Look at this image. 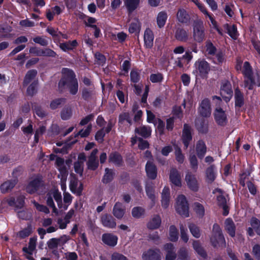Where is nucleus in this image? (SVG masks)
Instances as JSON below:
<instances>
[{"label":"nucleus","instance_id":"obj_1","mask_svg":"<svg viewBox=\"0 0 260 260\" xmlns=\"http://www.w3.org/2000/svg\"><path fill=\"white\" fill-rule=\"evenodd\" d=\"M61 74V77L58 82L59 93H63L67 88L71 95H76L78 91L79 84L75 73L71 69L63 68Z\"/></svg>","mask_w":260,"mask_h":260},{"label":"nucleus","instance_id":"obj_2","mask_svg":"<svg viewBox=\"0 0 260 260\" xmlns=\"http://www.w3.org/2000/svg\"><path fill=\"white\" fill-rule=\"evenodd\" d=\"M242 73L244 78L245 87H247L249 90H251L253 89L254 86L255 85L257 87H260V77L258 76L257 78L256 82H255L252 68L248 61H246L244 62Z\"/></svg>","mask_w":260,"mask_h":260},{"label":"nucleus","instance_id":"obj_3","mask_svg":"<svg viewBox=\"0 0 260 260\" xmlns=\"http://www.w3.org/2000/svg\"><path fill=\"white\" fill-rule=\"evenodd\" d=\"M211 245L214 248L225 247V240L222 230L218 224L215 223L213 225L212 235L210 239Z\"/></svg>","mask_w":260,"mask_h":260},{"label":"nucleus","instance_id":"obj_4","mask_svg":"<svg viewBox=\"0 0 260 260\" xmlns=\"http://www.w3.org/2000/svg\"><path fill=\"white\" fill-rule=\"evenodd\" d=\"M44 187L45 182L42 176L37 174L28 182L26 186L25 190L28 193L34 194Z\"/></svg>","mask_w":260,"mask_h":260},{"label":"nucleus","instance_id":"obj_5","mask_svg":"<svg viewBox=\"0 0 260 260\" xmlns=\"http://www.w3.org/2000/svg\"><path fill=\"white\" fill-rule=\"evenodd\" d=\"M175 208L176 212L181 216L184 217L189 216L188 203L184 195L180 194L178 196Z\"/></svg>","mask_w":260,"mask_h":260},{"label":"nucleus","instance_id":"obj_6","mask_svg":"<svg viewBox=\"0 0 260 260\" xmlns=\"http://www.w3.org/2000/svg\"><path fill=\"white\" fill-rule=\"evenodd\" d=\"M193 37L195 41L200 43L203 42L205 40V27L202 21H194L193 24Z\"/></svg>","mask_w":260,"mask_h":260},{"label":"nucleus","instance_id":"obj_7","mask_svg":"<svg viewBox=\"0 0 260 260\" xmlns=\"http://www.w3.org/2000/svg\"><path fill=\"white\" fill-rule=\"evenodd\" d=\"M194 67L196 72L202 78L206 77L210 70V64L205 59H198L195 62Z\"/></svg>","mask_w":260,"mask_h":260},{"label":"nucleus","instance_id":"obj_8","mask_svg":"<svg viewBox=\"0 0 260 260\" xmlns=\"http://www.w3.org/2000/svg\"><path fill=\"white\" fill-rule=\"evenodd\" d=\"M192 128L187 123L183 124L181 140L183 144L184 148L186 149L192 141Z\"/></svg>","mask_w":260,"mask_h":260},{"label":"nucleus","instance_id":"obj_9","mask_svg":"<svg viewBox=\"0 0 260 260\" xmlns=\"http://www.w3.org/2000/svg\"><path fill=\"white\" fill-rule=\"evenodd\" d=\"M213 117L216 124L221 127L225 126L228 123V115L221 107H217L213 112Z\"/></svg>","mask_w":260,"mask_h":260},{"label":"nucleus","instance_id":"obj_10","mask_svg":"<svg viewBox=\"0 0 260 260\" xmlns=\"http://www.w3.org/2000/svg\"><path fill=\"white\" fill-rule=\"evenodd\" d=\"M220 95L223 100L228 103L230 101L233 95V91L231 82L225 80L222 82L220 86Z\"/></svg>","mask_w":260,"mask_h":260},{"label":"nucleus","instance_id":"obj_11","mask_svg":"<svg viewBox=\"0 0 260 260\" xmlns=\"http://www.w3.org/2000/svg\"><path fill=\"white\" fill-rule=\"evenodd\" d=\"M176 19L178 22L185 26H189L192 21L190 14L184 8L178 9Z\"/></svg>","mask_w":260,"mask_h":260},{"label":"nucleus","instance_id":"obj_12","mask_svg":"<svg viewBox=\"0 0 260 260\" xmlns=\"http://www.w3.org/2000/svg\"><path fill=\"white\" fill-rule=\"evenodd\" d=\"M185 180L187 187L190 190L193 192L198 191L199 184L195 175L192 174L190 172H188L185 175Z\"/></svg>","mask_w":260,"mask_h":260},{"label":"nucleus","instance_id":"obj_13","mask_svg":"<svg viewBox=\"0 0 260 260\" xmlns=\"http://www.w3.org/2000/svg\"><path fill=\"white\" fill-rule=\"evenodd\" d=\"M199 114L203 117H209L211 114V108L210 100L205 98L203 99L198 109Z\"/></svg>","mask_w":260,"mask_h":260},{"label":"nucleus","instance_id":"obj_14","mask_svg":"<svg viewBox=\"0 0 260 260\" xmlns=\"http://www.w3.org/2000/svg\"><path fill=\"white\" fill-rule=\"evenodd\" d=\"M145 171L148 178L154 180L157 177V169L152 161L148 160L145 165Z\"/></svg>","mask_w":260,"mask_h":260},{"label":"nucleus","instance_id":"obj_15","mask_svg":"<svg viewBox=\"0 0 260 260\" xmlns=\"http://www.w3.org/2000/svg\"><path fill=\"white\" fill-rule=\"evenodd\" d=\"M163 249L166 252L165 260H175L176 259L177 254L173 244L167 243L164 244Z\"/></svg>","mask_w":260,"mask_h":260},{"label":"nucleus","instance_id":"obj_16","mask_svg":"<svg viewBox=\"0 0 260 260\" xmlns=\"http://www.w3.org/2000/svg\"><path fill=\"white\" fill-rule=\"evenodd\" d=\"M102 240L104 244L114 247L117 244L118 237L111 233H105L102 235Z\"/></svg>","mask_w":260,"mask_h":260},{"label":"nucleus","instance_id":"obj_17","mask_svg":"<svg viewBox=\"0 0 260 260\" xmlns=\"http://www.w3.org/2000/svg\"><path fill=\"white\" fill-rule=\"evenodd\" d=\"M169 179L170 182L176 186H181V175L176 168H173L170 170Z\"/></svg>","mask_w":260,"mask_h":260},{"label":"nucleus","instance_id":"obj_18","mask_svg":"<svg viewBox=\"0 0 260 260\" xmlns=\"http://www.w3.org/2000/svg\"><path fill=\"white\" fill-rule=\"evenodd\" d=\"M234 99L235 108H240L244 105V94L238 86L234 89Z\"/></svg>","mask_w":260,"mask_h":260},{"label":"nucleus","instance_id":"obj_19","mask_svg":"<svg viewBox=\"0 0 260 260\" xmlns=\"http://www.w3.org/2000/svg\"><path fill=\"white\" fill-rule=\"evenodd\" d=\"M101 221L103 225L106 228L114 229L116 226L115 219L109 214L103 215L101 216Z\"/></svg>","mask_w":260,"mask_h":260},{"label":"nucleus","instance_id":"obj_20","mask_svg":"<svg viewBox=\"0 0 260 260\" xmlns=\"http://www.w3.org/2000/svg\"><path fill=\"white\" fill-rule=\"evenodd\" d=\"M108 161L117 167H121L123 163L122 155L117 151H113L109 154Z\"/></svg>","mask_w":260,"mask_h":260},{"label":"nucleus","instance_id":"obj_21","mask_svg":"<svg viewBox=\"0 0 260 260\" xmlns=\"http://www.w3.org/2000/svg\"><path fill=\"white\" fill-rule=\"evenodd\" d=\"M112 213L118 219H122L125 213V209L123 205L119 202H116L113 208Z\"/></svg>","mask_w":260,"mask_h":260},{"label":"nucleus","instance_id":"obj_22","mask_svg":"<svg viewBox=\"0 0 260 260\" xmlns=\"http://www.w3.org/2000/svg\"><path fill=\"white\" fill-rule=\"evenodd\" d=\"M196 151L199 159H202L204 157L207 152V146L205 142L203 140H199L197 142Z\"/></svg>","mask_w":260,"mask_h":260},{"label":"nucleus","instance_id":"obj_23","mask_svg":"<svg viewBox=\"0 0 260 260\" xmlns=\"http://www.w3.org/2000/svg\"><path fill=\"white\" fill-rule=\"evenodd\" d=\"M154 35L150 28H146L144 31V45L146 48L150 49L153 45Z\"/></svg>","mask_w":260,"mask_h":260},{"label":"nucleus","instance_id":"obj_24","mask_svg":"<svg viewBox=\"0 0 260 260\" xmlns=\"http://www.w3.org/2000/svg\"><path fill=\"white\" fill-rule=\"evenodd\" d=\"M78 45L77 41L74 40L60 43L59 47L62 51L67 52L70 51H73L77 47Z\"/></svg>","mask_w":260,"mask_h":260},{"label":"nucleus","instance_id":"obj_25","mask_svg":"<svg viewBox=\"0 0 260 260\" xmlns=\"http://www.w3.org/2000/svg\"><path fill=\"white\" fill-rule=\"evenodd\" d=\"M143 260H161L160 255L155 250L149 249L142 254Z\"/></svg>","mask_w":260,"mask_h":260},{"label":"nucleus","instance_id":"obj_26","mask_svg":"<svg viewBox=\"0 0 260 260\" xmlns=\"http://www.w3.org/2000/svg\"><path fill=\"white\" fill-rule=\"evenodd\" d=\"M170 199V188L168 186H165L161 192V206L164 208L166 209L169 207Z\"/></svg>","mask_w":260,"mask_h":260},{"label":"nucleus","instance_id":"obj_27","mask_svg":"<svg viewBox=\"0 0 260 260\" xmlns=\"http://www.w3.org/2000/svg\"><path fill=\"white\" fill-rule=\"evenodd\" d=\"M175 38L179 41L186 42L188 39V34L184 28L178 27L175 32Z\"/></svg>","mask_w":260,"mask_h":260},{"label":"nucleus","instance_id":"obj_28","mask_svg":"<svg viewBox=\"0 0 260 260\" xmlns=\"http://www.w3.org/2000/svg\"><path fill=\"white\" fill-rule=\"evenodd\" d=\"M225 230L231 237L235 236L236 226L231 218H228L224 222Z\"/></svg>","mask_w":260,"mask_h":260},{"label":"nucleus","instance_id":"obj_29","mask_svg":"<svg viewBox=\"0 0 260 260\" xmlns=\"http://www.w3.org/2000/svg\"><path fill=\"white\" fill-rule=\"evenodd\" d=\"M17 183L16 179H11L4 182L0 186L1 192L3 193L9 192L15 187Z\"/></svg>","mask_w":260,"mask_h":260},{"label":"nucleus","instance_id":"obj_30","mask_svg":"<svg viewBox=\"0 0 260 260\" xmlns=\"http://www.w3.org/2000/svg\"><path fill=\"white\" fill-rule=\"evenodd\" d=\"M161 223V219L160 216L159 215H155L147 223V226L149 230H156L160 227Z\"/></svg>","mask_w":260,"mask_h":260},{"label":"nucleus","instance_id":"obj_31","mask_svg":"<svg viewBox=\"0 0 260 260\" xmlns=\"http://www.w3.org/2000/svg\"><path fill=\"white\" fill-rule=\"evenodd\" d=\"M215 166L211 165L206 170V177L208 183H212L216 179V175L215 172Z\"/></svg>","mask_w":260,"mask_h":260},{"label":"nucleus","instance_id":"obj_32","mask_svg":"<svg viewBox=\"0 0 260 260\" xmlns=\"http://www.w3.org/2000/svg\"><path fill=\"white\" fill-rule=\"evenodd\" d=\"M195 126L200 133L206 134L208 131V124L203 118L196 119Z\"/></svg>","mask_w":260,"mask_h":260},{"label":"nucleus","instance_id":"obj_33","mask_svg":"<svg viewBox=\"0 0 260 260\" xmlns=\"http://www.w3.org/2000/svg\"><path fill=\"white\" fill-rule=\"evenodd\" d=\"M192 246L197 253L204 259L207 258V253L204 248L201 246L199 241H194L192 243Z\"/></svg>","mask_w":260,"mask_h":260},{"label":"nucleus","instance_id":"obj_34","mask_svg":"<svg viewBox=\"0 0 260 260\" xmlns=\"http://www.w3.org/2000/svg\"><path fill=\"white\" fill-rule=\"evenodd\" d=\"M115 173L113 170L108 168L105 169V174L103 177L102 181L104 184H108L111 182L114 179Z\"/></svg>","mask_w":260,"mask_h":260},{"label":"nucleus","instance_id":"obj_35","mask_svg":"<svg viewBox=\"0 0 260 260\" xmlns=\"http://www.w3.org/2000/svg\"><path fill=\"white\" fill-rule=\"evenodd\" d=\"M37 71L35 69L28 71L24 78L23 81V86H27L30 82L35 78L37 75Z\"/></svg>","mask_w":260,"mask_h":260},{"label":"nucleus","instance_id":"obj_36","mask_svg":"<svg viewBox=\"0 0 260 260\" xmlns=\"http://www.w3.org/2000/svg\"><path fill=\"white\" fill-rule=\"evenodd\" d=\"M135 133L140 135L144 138L149 137L151 134V129L150 127H148L145 125L135 128Z\"/></svg>","mask_w":260,"mask_h":260},{"label":"nucleus","instance_id":"obj_37","mask_svg":"<svg viewBox=\"0 0 260 260\" xmlns=\"http://www.w3.org/2000/svg\"><path fill=\"white\" fill-rule=\"evenodd\" d=\"M140 0H124V4L129 13H132L139 6Z\"/></svg>","mask_w":260,"mask_h":260},{"label":"nucleus","instance_id":"obj_38","mask_svg":"<svg viewBox=\"0 0 260 260\" xmlns=\"http://www.w3.org/2000/svg\"><path fill=\"white\" fill-rule=\"evenodd\" d=\"M167 18L168 15L166 12L161 11L158 13L156 17V22L159 28H161L164 26Z\"/></svg>","mask_w":260,"mask_h":260},{"label":"nucleus","instance_id":"obj_39","mask_svg":"<svg viewBox=\"0 0 260 260\" xmlns=\"http://www.w3.org/2000/svg\"><path fill=\"white\" fill-rule=\"evenodd\" d=\"M216 192L219 193L220 194L217 196L216 197L217 205L219 207L227 204L226 200L225 197L223 195V191L219 188H216L213 190L212 193L215 194Z\"/></svg>","mask_w":260,"mask_h":260},{"label":"nucleus","instance_id":"obj_40","mask_svg":"<svg viewBox=\"0 0 260 260\" xmlns=\"http://www.w3.org/2000/svg\"><path fill=\"white\" fill-rule=\"evenodd\" d=\"M66 99L64 98H60L55 99L51 101L50 104V108L51 109L54 110L61 107L66 102Z\"/></svg>","mask_w":260,"mask_h":260},{"label":"nucleus","instance_id":"obj_41","mask_svg":"<svg viewBox=\"0 0 260 260\" xmlns=\"http://www.w3.org/2000/svg\"><path fill=\"white\" fill-rule=\"evenodd\" d=\"M224 28L227 30V34L234 40L237 39L238 37V31L237 26L233 24L232 26L229 24H226Z\"/></svg>","mask_w":260,"mask_h":260},{"label":"nucleus","instance_id":"obj_42","mask_svg":"<svg viewBox=\"0 0 260 260\" xmlns=\"http://www.w3.org/2000/svg\"><path fill=\"white\" fill-rule=\"evenodd\" d=\"M126 121L129 125L133 124V120L132 115L129 112H122L118 116V122L123 124L124 121Z\"/></svg>","mask_w":260,"mask_h":260},{"label":"nucleus","instance_id":"obj_43","mask_svg":"<svg viewBox=\"0 0 260 260\" xmlns=\"http://www.w3.org/2000/svg\"><path fill=\"white\" fill-rule=\"evenodd\" d=\"M141 71L137 68H133L130 72V78L131 82L137 84L141 79Z\"/></svg>","mask_w":260,"mask_h":260},{"label":"nucleus","instance_id":"obj_44","mask_svg":"<svg viewBox=\"0 0 260 260\" xmlns=\"http://www.w3.org/2000/svg\"><path fill=\"white\" fill-rule=\"evenodd\" d=\"M72 109L69 106H65L60 112V117L63 120L70 119L72 116Z\"/></svg>","mask_w":260,"mask_h":260},{"label":"nucleus","instance_id":"obj_45","mask_svg":"<svg viewBox=\"0 0 260 260\" xmlns=\"http://www.w3.org/2000/svg\"><path fill=\"white\" fill-rule=\"evenodd\" d=\"M32 109L34 112L39 117L43 118L47 115L46 112L42 109V107L36 103L32 105Z\"/></svg>","mask_w":260,"mask_h":260},{"label":"nucleus","instance_id":"obj_46","mask_svg":"<svg viewBox=\"0 0 260 260\" xmlns=\"http://www.w3.org/2000/svg\"><path fill=\"white\" fill-rule=\"evenodd\" d=\"M169 239L174 242L178 240V231L174 225H171L169 228Z\"/></svg>","mask_w":260,"mask_h":260},{"label":"nucleus","instance_id":"obj_47","mask_svg":"<svg viewBox=\"0 0 260 260\" xmlns=\"http://www.w3.org/2000/svg\"><path fill=\"white\" fill-rule=\"evenodd\" d=\"M250 224L256 234L260 236V220L255 217H252L250 220Z\"/></svg>","mask_w":260,"mask_h":260},{"label":"nucleus","instance_id":"obj_48","mask_svg":"<svg viewBox=\"0 0 260 260\" xmlns=\"http://www.w3.org/2000/svg\"><path fill=\"white\" fill-rule=\"evenodd\" d=\"M38 80H34L28 86L26 90V93L28 95L32 96L37 92V87L38 86Z\"/></svg>","mask_w":260,"mask_h":260},{"label":"nucleus","instance_id":"obj_49","mask_svg":"<svg viewBox=\"0 0 260 260\" xmlns=\"http://www.w3.org/2000/svg\"><path fill=\"white\" fill-rule=\"evenodd\" d=\"M94 87H83L82 89V98L84 101H88L92 97Z\"/></svg>","mask_w":260,"mask_h":260},{"label":"nucleus","instance_id":"obj_50","mask_svg":"<svg viewBox=\"0 0 260 260\" xmlns=\"http://www.w3.org/2000/svg\"><path fill=\"white\" fill-rule=\"evenodd\" d=\"M32 233V228L30 224H29L27 226L26 228L23 229V230L20 231L17 233V236L20 239H24L27 237H28L31 233Z\"/></svg>","mask_w":260,"mask_h":260},{"label":"nucleus","instance_id":"obj_51","mask_svg":"<svg viewBox=\"0 0 260 260\" xmlns=\"http://www.w3.org/2000/svg\"><path fill=\"white\" fill-rule=\"evenodd\" d=\"M188 228L192 235L196 238H199L201 236L200 228L193 223H189Z\"/></svg>","mask_w":260,"mask_h":260},{"label":"nucleus","instance_id":"obj_52","mask_svg":"<svg viewBox=\"0 0 260 260\" xmlns=\"http://www.w3.org/2000/svg\"><path fill=\"white\" fill-rule=\"evenodd\" d=\"M145 190L147 196L151 200L152 204H154L155 196L153 187L152 185L147 184L145 187Z\"/></svg>","mask_w":260,"mask_h":260},{"label":"nucleus","instance_id":"obj_53","mask_svg":"<svg viewBox=\"0 0 260 260\" xmlns=\"http://www.w3.org/2000/svg\"><path fill=\"white\" fill-rule=\"evenodd\" d=\"M71 179L70 181L69 188L72 192L75 191L76 188L78 185L79 180L76 175L72 174L71 175Z\"/></svg>","mask_w":260,"mask_h":260},{"label":"nucleus","instance_id":"obj_54","mask_svg":"<svg viewBox=\"0 0 260 260\" xmlns=\"http://www.w3.org/2000/svg\"><path fill=\"white\" fill-rule=\"evenodd\" d=\"M194 210L199 217L202 218L205 214V208L203 205L198 202L194 204Z\"/></svg>","mask_w":260,"mask_h":260},{"label":"nucleus","instance_id":"obj_55","mask_svg":"<svg viewBox=\"0 0 260 260\" xmlns=\"http://www.w3.org/2000/svg\"><path fill=\"white\" fill-rule=\"evenodd\" d=\"M206 51L210 55H214L216 54L217 49L210 40L206 42Z\"/></svg>","mask_w":260,"mask_h":260},{"label":"nucleus","instance_id":"obj_56","mask_svg":"<svg viewBox=\"0 0 260 260\" xmlns=\"http://www.w3.org/2000/svg\"><path fill=\"white\" fill-rule=\"evenodd\" d=\"M91 129L92 125L91 124H89L87 125L85 130L82 129L79 131L76 134H75V137H77L80 136L81 138H86L90 135Z\"/></svg>","mask_w":260,"mask_h":260},{"label":"nucleus","instance_id":"obj_57","mask_svg":"<svg viewBox=\"0 0 260 260\" xmlns=\"http://www.w3.org/2000/svg\"><path fill=\"white\" fill-rule=\"evenodd\" d=\"M145 213V210L141 207H135L132 210V216L136 218H140Z\"/></svg>","mask_w":260,"mask_h":260},{"label":"nucleus","instance_id":"obj_58","mask_svg":"<svg viewBox=\"0 0 260 260\" xmlns=\"http://www.w3.org/2000/svg\"><path fill=\"white\" fill-rule=\"evenodd\" d=\"M150 80L153 83H161L164 80V75L161 73L151 74L149 77Z\"/></svg>","mask_w":260,"mask_h":260},{"label":"nucleus","instance_id":"obj_59","mask_svg":"<svg viewBox=\"0 0 260 260\" xmlns=\"http://www.w3.org/2000/svg\"><path fill=\"white\" fill-rule=\"evenodd\" d=\"M84 164L83 161L77 160L74 163L75 172L80 176H82L83 173Z\"/></svg>","mask_w":260,"mask_h":260},{"label":"nucleus","instance_id":"obj_60","mask_svg":"<svg viewBox=\"0 0 260 260\" xmlns=\"http://www.w3.org/2000/svg\"><path fill=\"white\" fill-rule=\"evenodd\" d=\"M32 203L38 211L43 212L47 214L50 213L49 208L45 205L40 204L35 200L32 201Z\"/></svg>","mask_w":260,"mask_h":260},{"label":"nucleus","instance_id":"obj_61","mask_svg":"<svg viewBox=\"0 0 260 260\" xmlns=\"http://www.w3.org/2000/svg\"><path fill=\"white\" fill-rule=\"evenodd\" d=\"M106 134V133L104 131V127L101 128L96 132L94 136L95 140L99 143H103L104 140V137H105Z\"/></svg>","mask_w":260,"mask_h":260},{"label":"nucleus","instance_id":"obj_62","mask_svg":"<svg viewBox=\"0 0 260 260\" xmlns=\"http://www.w3.org/2000/svg\"><path fill=\"white\" fill-rule=\"evenodd\" d=\"M56 56L57 53L50 48L42 49L41 51V56L56 57Z\"/></svg>","mask_w":260,"mask_h":260},{"label":"nucleus","instance_id":"obj_63","mask_svg":"<svg viewBox=\"0 0 260 260\" xmlns=\"http://www.w3.org/2000/svg\"><path fill=\"white\" fill-rule=\"evenodd\" d=\"M189 160L191 168L196 172L198 167V161L195 154L190 155L189 157Z\"/></svg>","mask_w":260,"mask_h":260},{"label":"nucleus","instance_id":"obj_64","mask_svg":"<svg viewBox=\"0 0 260 260\" xmlns=\"http://www.w3.org/2000/svg\"><path fill=\"white\" fill-rule=\"evenodd\" d=\"M178 259L179 260H187L188 254L186 249L184 247H181L178 252Z\"/></svg>","mask_w":260,"mask_h":260}]
</instances>
